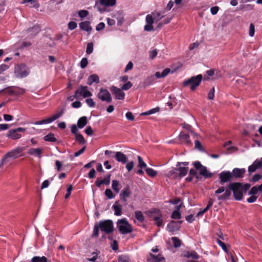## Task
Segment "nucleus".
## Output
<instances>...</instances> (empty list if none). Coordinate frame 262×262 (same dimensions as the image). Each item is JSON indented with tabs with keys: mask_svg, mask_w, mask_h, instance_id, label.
<instances>
[{
	"mask_svg": "<svg viewBox=\"0 0 262 262\" xmlns=\"http://www.w3.org/2000/svg\"><path fill=\"white\" fill-rule=\"evenodd\" d=\"M202 79L203 76L201 74H199L196 76H192L183 82V86H189L191 91H193L200 84Z\"/></svg>",
	"mask_w": 262,
	"mask_h": 262,
	"instance_id": "nucleus-3",
	"label": "nucleus"
},
{
	"mask_svg": "<svg viewBox=\"0 0 262 262\" xmlns=\"http://www.w3.org/2000/svg\"><path fill=\"white\" fill-rule=\"evenodd\" d=\"M28 68L23 63L17 64L15 67L14 74L18 78H22L27 76L29 74Z\"/></svg>",
	"mask_w": 262,
	"mask_h": 262,
	"instance_id": "nucleus-5",
	"label": "nucleus"
},
{
	"mask_svg": "<svg viewBox=\"0 0 262 262\" xmlns=\"http://www.w3.org/2000/svg\"><path fill=\"white\" fill-rule=\"evenodd\" d=\"M182 256L187 258H192V260L198 259L200 258V255L194 250L185 251Z\"/></svg>",
	"mask_w": 262,
	"mask_h": 262,
	"instance_id": "nucleus-15",
	"label": "nucleus"
},
{
	"mask_svg": "<svg viewBox=\"0 0 262 262\" xmlns=\"http://www.w3.org/2000/svg\"><path fill=\"white\" fill-rule=\"evenodd\" d=\"M25 147H17L8 152L1 160L0 167L3 165L4 161L8 158L15 159L23 156L24 154L22 152L25 150Z\"/></svg>",
	"mask_w": 262,
	"mask_h": 262,
	"instance_id": "nucleus-2",
	"label": "nucleus"
},
{
	"mask_svg": "<svg viewBox=\"0 0 262 262\" xmlns=\"http://www.w3.org/2000/svg\"><path fill=\"white\" fill-rule=\"evenodd\" d=\"M40 31V28L38 26L34 25L32 28L28 29L27 32L30 33L29 36L32 37L36 35Z\"/></svg>",
	"mask_w": 262,
	"mask_h": 262,
	"instance_id": "nucleus-25",
	"label": "nucleus"
},
{
	"mask_svg": "<svg viewBox=\"0 0 262 262\" xmlns=\"http://www.w3.org/2000/svg\"><path fill=\"white\" fill-rule=\"evenodd\" d=\"M195 148L199 149L200 151L203 150V148L201 145V142L198 140H196L194 141Z\"/></svg>",
	"mask_w": 262,
	"mask_h": 262,
	"instance_id": "nucleus-58",
	"label": "nucleus"
},
{
	"mask_svg": "<svg viewBox=\"0 0 262 262\" xmlns=\"http://www.w3.org/2000/svg\"><path fill=\"white\" fill-rule=\"evenodd\" d=\"M258 191V189L256 186H253L251 188L249 192V195H254L257 194Z\"/></svg>",
	"mask_w": 262,
	"mask_h": 262,
	"instance_id": "nucleus-57",
	"label": "nucleus"
},
{
	"mask_svg": "<svg viewBox=\"0 0 262 262\" xmlns=\"http://www.w3.org/2000/svg\"><path fill=\"white\" fill-rule=\"evenodd\" d=\"M75 137L76 140L79 142V144H83L85 143V140L81 134H78L75 136Z\"/></svg>",
	"mask_w": 262,
	"mask_h": 262,
	"instance_id": "nucleus-41",
	"label": "nucleus"
},
{
	"mask_svg": "<svg viewBox=\"0 0 262 262\" xmlns=\"http://www.w3.org/2000/svg\"><path fill=\"white\" fill-rule=\"evenodd\" d=\"M219 177L221 185L229 182L233 179L231 172L229 170L222 171L219 173Z\"/></svg>",
	"mask_w": 262,
	"mask_h": 262,
	"instance_id": "nucleus-9",
	"label": "nucleus"
},
{
	"mask_svg": "<svg viewBox=\"0 0 262 262\" xmlns=\"http://www.w3.org/2000/svg\"><path fill=\"white\" fill-rule=\"evenodd\" d=\"M179 138L182 143L189 146L192 145L191 141L189 139V135L188 134L181 132L179 135Z\"/></svg>",
	"mask_w": 262,
	"mask_h": 262,
	"instance_id": "nucleus-13",
	"label": "nucleus"
},
{
	"mask_svg": "<svg viewBox=\"0 0 262 262\" xmlns=\"http://www.w3.org/2000/svg\"><path fill=\"white\" fill-rule=\"evenodd\" d=\"M146 22L147 24L144 26V30L146 31H151L153 30L154 27L152 24L154 23V18L151 15L148 14L146 16Z\"/></svg>",
	"mask_w": 262,
	"mask_h": 262,
	"instance_id": "nucleus-17",
	"label": "nucleus"
},
{
	"mask_svg": "<svg viewBox=\"0 0 262 262\" xmlns=\"http://www.w3.org/2000/svg\"><path fill=\"white\" fill-rule=\"evenodd\" d=\"M93 82L97 83H99V77L96 74H92L88 77L87 84L89 85H91Z\"/></svg>",
	"mask_w": 262,
	"mask_h": 262,
	"instance_id": "nucleus-28",
	"label": "nucleus"
},
{
	"mask_svg": "<svg viewBox=\"0 0 262 262\" xmlns=\"http://www.w3.org/2000/svg\"><path fill=\"white\" fill-rule=\"evenodd\" d=\"M87 86L80 85L78 89L75 92V96L78 98L82 96L84 98L89 97L92 96L91 92L88 91Z\"/></svg>",
	"mask_w": 262,
	"mask_h": 262,
	"instance_id": "nucleus-10",
	"label": "nucleus"
},
{
	"mask_svg": "<svg viewBox=\"0 0 262 262\" xmlns=\"http://www.w3.org/2000/svg\"><path fill=\"white\" fill-rule=\"evenodd\" d=\"M241 186L240 182L232 183L228 185L225 192L222 195L217 196V199L219 201L227 200L229 199L231 195V191H233V196L234 199L236 201H240L243 199V192L240 189Z\"/></svg>",
	"mask_w": 262,
	"mask_h": 262,
	"instance_id": "nucleus-1",
	"label": "nucleus"
},
{
	"mask_svg": "<svg viewBox=\"0 0 262 262\" xmlns=\"http://www.w3.org/2000/svg\"><path fill=\"white\" fill-rule=\"evenodd\" d=\"M176 169L178 172L179 178L181 179L185 177L188 173V167L182 166H177Z\"/></svg>",
	"mask_w": 262,
	"mask_h": 262,
	"instance_id": "nucleus-22",
	"label": "nucleus"
},
{
	"mask_svg": "<svg viewBox=\"0 0 262 262\" xmlns=\"http://www.w3.org/2000/svg\"><path fill=\"white\" fill-rule=\"evenodd\" d=\"M88 123V119L86 116L80 117L77 121V126L79 128H82Z\"/></svg>",
	"mask_w": 262,
	"mask_h": 262,
	"instance_id": "nucleus-29",
	"label": "nucleus"
},
{
	"mask_svg": "<svg viewBox=\"0 0 262 262\" xmlns=\"http://www.w3.org/2000/svg\"><path fill=\"white\" fill-rule=\"evenodd\" d=\"M241 186L240 187V189H241V190L243 192V193H246L251 186V185L248 183L243 184V183H241Z\"/></svg>",
	"mask_w": 262,
	"mask_h": 262,
	"instance_id": "nucleus-45",
	"label": "nucleus"
},
{
	"mask_svg": "<svg viewBox=\"0 0 262 262\" xmlns=\"http://www.w3.org/2000/svg\"><path fill=\"white\" fill-rule=\"evenodd\" d=\"M246 169L245 168H234L231 172L232 178H243Z\"/></svg>",
	"mask_w": 262,
	"mask_h": 262,
	"instance_id": "nucleus-12",
	"label": "nucleus"
},
{
	"mask_svg": "<svg viewBox=\"0 0 262 262\" xmlns=\"http://www.w3.org/2000/svg\"><path fill=\"white\" fill-rule=\"evenodd\" d=\"M134 165V163L133 161L129 162L126 164V168L128 171H130L133 169Z\"/></svg>",
	"mask_w": 262,
	"mask_h": 262,
	"instance_id": "nucleus-64",
	"label": "nucleus"
},
{
	"mask_svg": "<svg viewBox=\"0 0 262 262\" xmlns=\"http://www.w3.org/2000/svg\"><path fill=\"white\" fill-rule=\"evenodd\" d=\"M79 27L80 29L88 32H91L92 30V28L90 25V22L89 21H85L80 23L79 24Z\"/></svg>",
	"mask_w": 262,
	"mask_h": 262,
	"instance_id": "nucleus-24",
	"label": "nucleus"
},
{
	"mask_svg": "<svg viewBox=\"0 0 262 262\" xmlns=\"http://www.w3.org/2000/svg\"><path fill=\"white\" fill-rule=\"evenodd\" d=\"M183 222L182 221H179L178 222H176L174 221H171L169 224L167 225V228L169 229L170 231H174L176 229H178L180 228V226H178V224L179 225L182 224Z\"/></svg>",
	"mask_w": 262,
	"mask_h": 262,
	"instance_id": "nucleus-26",
	"label": "nucleus"
},
{
	"mask_svg": "<svg viewBox=\"0 0 262 262\" xmlns=\"http://www.w3.org/2000/svg\"><path fill=\"white\" fill-rule=\"evenodd\" d=\"M72 189H73V186L72 185H69L68 186V188H67V193L65 195V199H67L68 198H69V196H70L71 194V192L72 191Z\"/></svg>",
	"mask_w": 262,
	"mask_h": 262,
	"instance_id": "nucleus-51",
	"label": "nucleus"
},
{
	"mask_svg": "<svg viewBox=\"0 0 262 262\" xmlns=\"http://www.w3.org/2000/svg\"><path fill=\"white\" fill-rule=\"evenodd\" d=\"M117 226L121 233L123 234L130 233L133 231L132 225L126 219L119 220Z\"/></svg>",
	"mask_w": 262,
	"mask_h": 262,
	"instance_id": "nucleus-4",
	"label": "nucleus"
},
{
	"mask_svg": "<svg viewBox=\"0 0 262 262\" xmlns=\"http://www.w3.org/2000/svg\"><path fill=\"white\" fill-rule=\"evenodd\" d=\"M118 262H130V258L127 255H121L118 257Z\"/></svg>",
	"mask_w": 262,
	"mask_h": 262,
	"instance_id": "nucleus-40",
	"label": "nucleus"
},
{
	"mask_svg": "<svg viewBox=\"0 0 262 262\" xmlns=\"http://www.w3.org/2000/svg\"><path fill=\"white\" fill-rule=\"evenodd\" d=\"M173 243V247L176 248H179L181 245V241L177 237L173 236L171 238Z\"/></svg>",
	"mask_w": 262,
	"mask_h": 262,
	"instance_id": "nucleus-35",
	"label": "nucleus"
},
{
	"mask_svg": "<svg viewBox=\"0 0 262 262\" xmlns=\"http://www.w3.org/2000/svg\"><path fill=\"white\" fill-rule=\"evenodd\" d=\"M100 229L99 225L98 224H95L94 226L93 232L92 236L93 237H97L99 236V229Z\"/></svg>",
	"mask_w": 262,
	"mask_h": 262,
	"instance_id": "nucleus-43",
	"label": "nucleus"
},
{
	"mask_svg": "<svg viewBox=\"0 0 262 262\" xmlns=\"http://www.w3.org/2000/svg\"><path fill=\"white\" fill-rule=\"evenodd\" d=\"M28 153L29 155H35L38 157H40L42 153V149L40 148H30L28 150Z\"/></svg>",
	"mask_w": 262,
	"mask_h": 262,
	"instance_id": "nucleus-30",
	"label": "nucleus"
},
{
	"mask_svg": "<svg viewBox=\"0 0 262 262\" xmlns=\"http://www.w3.org/2000/svg\"><path fill=\"white\" fill-rule=\"evenodd\" d=\"M150 216L153 219L155 222V224L157 226L161 227L163 226V219L161 214L160 213L158 215H154V214H152Z\"/></svg>",
	"mask_w": 262,
	"mask_h": 262,
	"instance_id": "nucleus-27",
	"label": "nucleus"
},
{
	"mask_svg": "<svg viewBox=\"0 0 262 262\" xmlns=\"http://www.w3.org/2000/svg\"><path fill=\"white\" fill-rule=\"evenodd\" d=\"M5 93L9 94V95H14V90L12 89V86H8L5 89Z\"/></svg>",
	"mask_w": 262,
	"mask_h": 262,
	"instance_id": "nucleus-61",
	"label": "nucleus"
},
{
	"mask_svg": "<svg viewBox=\"0 0 262 262\" xmlns=\"http://www.w3.org/2000/svg\"><path fill=\"white\" fill-rule=\"evenodd\" d=\"M148 262H161L165 260L164 257L160 254L155 255L150 253L147 258Z\"/></svg>",
	"mask_w": 262,
	"mask_h": 262,
	"instance_id": "nucleus-18",
	"label": "nucleus"
},
{
	"mask_svg": "<svg viewBox=\"0 0 262 262\" xmlns=\"http://www.w3.org/2000/svg\"><path fill=\"white\" fill-rule=\"evenodd\" d=\"M105 195L109 199H114L115 195L113 194L112 191L110 189H106L105 190Z\"/></svg>",
	"mask_w": 262,
	"mask_h": 262,
	"instance_id": "nucleus-48",
	"label": "nucleus"
},
{
	"mask_svg": "<svg viewBox=\"0 0 262 262\" xmlns=\"http://www.w3.org/2000/svg\"><path fill=\"white\" fill-rule=\"evenodd\" d=\"M167 177L170 179H176L179 178L178 172L176 169V168L170 170L167 173Z\"/></svg>",
	"mask_w": 262,
	"mask_h": 262,
	"instance_id": "nucleus-32",
	"label": "nucleus"
},
{
	"mask_svg": "<svg viewBox=\"0 0 262 262\" xmlns=\"http://www.w3.org/2000/svg\"><path fill=\"white\" fill-rule=\"evenodd\" d=\"M193 165L196 170H199L200 174L205 178H210L212 177L213 173L208 171L207 167L203 165L200 161L194 162Z\"/></svg>",
	"mask_w": 262,
	"mask_h": 262,
	"instance_id": "nucleus-7",
	"label": "nucleus"
},
{
	"mask_svg": "<svg viewBox=\"0 0 262 262\" xmlns=\"http://www.w3.org/2000/svg\"><path fill=\"white\" fill-rule=\"evenodd\" d=\"M133 86V84L130 81H127L126 83L124 84L121 87V89L123 91H127L130 89Z\"/></svg>",
	"mask_w": 262,
	"mask_h": 262,
	"instance_id": "nucleus-46",
	"label": "nucleus"
},
{
	"mask_svg": "<svg viewBox=\"0 0 262 262\" xmlns=\"http://www.w3.org/2000/svg\"><path fill=\"white\" fill-rule=\"evenodd\" d=\"M62 114H63L62 111H60V112H58L56 114L50 117V123L56 120L59 117H60L62 116Z\"/></svg>",
	"mask_w": 262,
	"mask_h": 262,
	"instance_id": "nucleus-47",
	"label": "nucleus"
},
{
	"mask_svg": "<svg viewBox=\"0 0 262 262\" xmlns=\"http://www.w3.org/2000/svg\"><path fill=\"white\" fill-rule=\"evenodd\" d=\"M131 193L132 192L129 189V186H127L123 190H122L120 193V200L123 202H126L127 201V198L130 196Z\"/></svg>",
	"mask_w": 262,
	"mask_h": 262,
	"instance_id": "nucleus-14",
	"label": "nucleus"
},
{
	"mask_svg": "<svg viewBox=\"0 0 262 262\" xmlns=\"http://www.w3.org/2000/svg\"><path fill=\"white\" fill-rule=\"evenodd\" d=\"M138 167H139L141 169L146 168V164L143 161L142 158L140 156H138Z\"/></svg>",
	"mask_w": 262,
	"mask_h": 262,
	"instance_id": "nucleus-42",
	"label": "nucleus"
},
{
	"mask_svg": "<svg viewBox=\"0 0 262 262\" xmlns=\"http://www.w3.org/2000/svg\"><path fill=\"white\" fill-rule=\"evenodd\" d=\"M146 172L150 177L154 178L157 176L158 172L151 168H146Z\"/></svg>",
	"mask_w": 262,
	"mask_h": 262,
	"instance_id": "nucleus-37",
	"label": "nucleus"
},
{
	"mask_svg": "<svg viewBox=\"0 0 262 262\" xmlns=\"http://www.w3.org/2000/svg\"><path fill=\"white\" fill-rule=\"evenodd\" d=\"M111 176V174H109L106 176L103 180H101V179L100 178H98L95 183L96 186L100 188L102 184L106 185H109L110 183Z\"/></svg>",
	"mask_w": 262,
	"mask_h": 262,
	"instance_id": "nucleus-16",
	"label": "nucleus"
},
{
	"mask_svg": "<svg viewBox=\"0 0 262 262\" xmlns=\"http://www.w3.org/2000/svg\"><path fill=\"white\" fill-rule=\"evenodd\" d=\"M171 218L172 219H180L181 218V214L180 211H173L171 214Z\"/></svg>",
	"mask_w": 262,
	"mask_h": 262,
	"instance_id": "nucleus-44",
	"label": "nucleus"
},
{
	"mask_svg": "<svg viewBox=\"0 0 262 262\" xmlns=\"http://www.w3.org/2000/svg\"><path fill=\"white\" fill-rule=\"evenodd\" d=\"M93 46L94 45L93 42H90L88 43L86 50V53L87 54H90L93 53Z\"/></svg>",
	"mask_w": 262,
	"mask_h": 262,
	"instance_id": "nucleus-50",
	"label": "nucleus"
},
{
	"mask_svg": "<svg viewBox=\"0 0 262 262\" xmlns=\"http://www.w3.org/2000/svg\"><path fill=\"white\" fill-rule=\"evenodd\" d=\"M255 33V27L254 25L251 23L249 26V34L250 36L252 37L254 36Z\"/></svg>",
	"mask_w": 262,
	"mask_h": 262,
	"instance_id": "nucleus-54",
	"label": "nucleus"
},
{
	"mask_svg": "<svg viewBox=\"0 0 262 262\" xmlns=\"http://www.w3.org/2000/svg\"><path fill=\"white\" fill-rule=\"evenodd\" d=\"M115 158L119 162L123 164L126 163L127 161V158L125 155L121 151H117L115 152Z\"/></svg>",
	"mask_w": 262,
	"mask_h": 262,
	"instance_id": "nucleus-20",
	"label": "nucleus"
},
{
	"mask_svg": "<svg viewBox=\"0 0 262 262\" xmlns=\"http://www.w3.org/2000/svg\"><path fill=\"white\" fill-rule=\"evenodd\" d=\"M48 259L45 256H34L31 259V262H47Z\"/></svg>",
	"mask_w": 262,
	"mask_h": 262,
	"instance_id": "nucleus-36",
	"label": "nucleus"
},
{
	"mask_svg": "<svg viewBox=\"0 0 262 262\" xmlns=\"http://www.w3.org/2000/svg\"><path fill=\"white\" fill-rule=\"evenodd\" d=\"M217 243L218 244V245L221 246L222 247V248L223 249V250L225 251L228 254H229L230 253H228V250L226 247V244L222 242L221 240L220 239H217Z\"/></svg>",
	"mask_w": 262,
	"mask_h": 262,
	"instance_id": "nucleus-49",
	"label": "nucleus"
},
{
	"mask_svg": "<svg viewBox=\"0 0 262 262\" xmlns=\"http://www.w3.org/2000/svg\"><path fill=\"white\" fill-rule=\"evenodd\" d=\"M125 117L129 121H134L135 120L134 116L130 112H127L125 114Z\"/></svg>",
	"mask_w": 262,
	"mask_h": 262,
	"instance_id": "nucleus-62",
	"label": "nucleus"
},
{
	"mask_svg": "<svg viewBox=\"0 0 262 262\" xmlns=\"http://www.w3.org/2000/svg\"><path fill=\"white\" fill-rule=\"evenodd\" d=\"M88 64V60L86 58H83L80 61V67L82 69L86 68Z\"/></svg>",
	"mask_w": 262,
	"mask_h": 262,
	"instance_id": "nucleus-53",
	"label": "nucleus"
},
{
	"mask_svg": "<svg viewBox=\"0 0 262 262\" xmlns=\"http://www.w3.org/2000/svg\"><path fill=\"white\" fill-rule=\"evenodd\" d=\"M110 91L112 94L115 96V99L117 100L124 99L125 94L121 89H119L114 85H112L110 88Z\"/></svg>",
	"mask_w": 262,
	"mask_h": 262,
	"instance_id": "nucleus-11",
	"label": "nucleus"
},
{
	"mask_svg": "<svg viewBox=\"0 0 262 262\" xmlns=\"http://www.w3.org/2000/svg\"><path fill=\"white\" fill-rule=\"evenodd\" d=\"M160 110V108L158 107L154 108L152 109H151L147 112H145L144 113H143L141 114V115H151L154 113H156L157 112H158Z\"/></svg>",
	"mask_w": 262,
	"mask_h": 262,
	"instance_id": "nucleus-39",
	"label": "nucleus"
},
{
	"mask_svg": "<svg viewBox=\"0 0 262 262\" xmlns=\"http://www.w3.org/2000/svg\"><path fill=\"white\" fill-rule=\"evenodd\" d=\"M21 136V135L19 133H17L15 129H10L7 134V137L12 140H17L19 139Z\"/></svg>",
	"mask_w": 262,
	"mask_h": 262,
	"instance_id": "nucleus-21",
	"label": "nucleus"
},
{
	"mask_svg": "<svg viewBox=\"0 0 262 262\" xmlns=\"http://www.w3.org/2000/svg\"><path fill=\"white\" fill-rule=\"evenodd\" d=\"M98 98L103 101H106L110 103L112 101V98L110 93L106 89L101 88L97 95Z\"/></svg>",
	"mask_w": 262,
	"mask_h": 262,
	"instance_id": "nucleus-8",
	"label": "nucleus"
},
{
	"mask_svg": "<svg viewBox=\"0 0 262 262\" xmlns=\"http://www.w3.org/2000/svg\"><path fill=\"white\" fill-rule=\"evenodd\" d=\"M112 208L114 211V214L116 216H120L122 214V207L119 204V201H117L113 205Z\"/></svg>",
	"mask_w": 262,
	"mask_h": 262,
	"instance_id": "nucleus-23",
	"label": "nucleus"
},
{
	"mask_svg": "<svg viewBox=\"0 0 262 262\" xmlns=\"http://www.w3.org/2000/svg\"><path fill=\"white\" fill-rule=\"evenodd\" d=\"M214 92H215V90H214V88H212L209 91V92L208 93V99H210V100L213 99L214 97Z\"/></svg>",
	"mask_w": 262,
	"mask_h": 262,
	"instance_id": "nucleus-60",
	"label": "nucleus"
},
{
	"mask_svg": "<svg viewBox=\"0 0 262 262\" xmlns=\"http://www.w3.org/2000/svg\"><path fill=\"white\" fill-rule=\"evenodd\" d=\"M135 216L136 219L140 222L143 223L144 221L145 218L143 213L141 211H136L135 212Z\"/></svg>",
	"mask_w": 262,
	"mask_h": 262,
	"instance_id": "nucleus-34",
	"label": "nucleus"
},
{
	"mask_svg": "<svg viewBox=\"0 0 262 262\" xmlns=\"http://www.w3.org/2000/svg\"><path fill=\"white\" fill-rule=\"evenodd\" d=\"M156 78L154 75L149 76L147 77L143 82H141L140 83V86L141 87L145 88L147 86L151 85L153 83V82L155 81Z\"/></svg>",
	"mask_w": 262,
	"mask_h": 262,
	"instance_id": "nucleus-19",
	"label": "nucleus"
},
{
	"mask_svg": "<svg viewBox=\"0 0 262 262\" xmlns=\"http://www.w3.org/2000/svg\"><path fill=\"white\" fill-rule=\"evenodd\" d=\"M77 27V25L76 22L73 21H71L68 24V28L70 30H73L76 29Z\"/></svg>",
	"mask_w": 262,
	"mask_h": 262,
	"instance_id": "nucleus-55",
	"label": "nucleus"
},
{
	"mask_svg": "<svg viewBox=\"0 0 262 262\" xmlns=\"http://www.w3.org/2000/svg\"><path fill=\"white\" fill-rule=\"evenodd\" d=\"M98 225L100 230L106 234H110L114 231L113 223L111 220L100 221Z\"/></svg>",
	"mask_w": 262,
	"mask_h": 262,
	"instance_id": "nucleus-6",
	"label": "nucleus"
},
{
	"mask_svg": "<svg viewBox=\"0 0 262 262\" xmlns=\"http://www.w3.org/2000/svg\"><path fill=\"white\" fill-rule=\"evenodd\" d=\"M116 3V0H100V4L105 6H113Z\"/></svg>",
	"mask_w": 262,
	"mask_h": 262,
	"instance_id": "nucleus-33",
	"label": "nucleus"
},
{
	"mask_svg": "<svg viewBox=\"0 0 262 262\" xmlns=\"http://www.w3.org/2000/svg\"><path fill=\"white\" fill-rule=\"evenodd\" d=\"M119 182L117 180H113L112 181V187L114 191L118 193L119 191Z\"/></svg>",
	"mask_w": 262,
	"mask_h": 262,
	"instance_id": "nucleus-38",
	"label": "nucleus"
},
{
	"mask_svg": "<svg viewBox=\"0 0 262 262\" xmlns=\"http://www.w3.org/2000/svg\"><path fill=\"white\" fill-rule=\"evenodd\" d=\"M88 14H89V12L87 10H81L78 12V15H79V17H80L81 18H84V17L87 16Z\"/></svg>",
	"mask_w": 262,
	"mask_h": 262,
	"instance_id": "nucleus-56",
	"label": "nucleus"
},
{
	"mask_svg": "<svg viewBox=\"0 0 262 262\" xmlns=\"http://www.w3.org/2000/svg\"><path fill=\"white\" fill-rule=\"evenodd\" d=\"M253 164L257 168H259L262 167V158L260 160L256 159L254 161Z\"/></svg>",
	"mask_w": 262,
	"mask_h": 262,
	"instance_id": "nucleus-63",
	"label": "nucleus"
},
{
	"mask_svg": "<svg viewBox=\"0 0 262 262\" xmlns=\"http://www.w3.org/2000/svg\"><path fill=\"white\" fill-rule=\"evenodd\" d=\"M14 95H23L25 92V90L22 88H17V90H14Z\"/></svg>",
	"mask_w": 262,
	"mask_h": 262,
	"instance_id": "nucleus-59",
	"label": "nucleus"
},
{
	"mask_svg": "<svg viewBox=\"0 0 262 262\" xmlns=\"http://www.w3.org/2000/svg\"><path fill=\"white\" fill-rule=\"evenodd\" d=\"M86 104L91 107H94L95 106V102L92 98H88L85 100Z\"/></svg>",
	"mask_w": 262,
	"mask_h": 262,
	"instance_id": "nucleus-52",
	"label": "nucleus"
},
{
	"mask_svg": "<svg viewBox=\"0 0 262 262\" xmlns=\"http://www.w3.org/2000/svg\"><path fill=\"white\" fill-rule=\"evenodd\" d=\"M170 72V70L169 68L165 69L161 73L159 72H157L154 75L155 78H163L166 76Z\"/></svg>",
	"mask_w": 262,
	"mask_h": 262,
	"instance_id": "nucleus-31",
	"label": "nucleus"
}]
</instances>
